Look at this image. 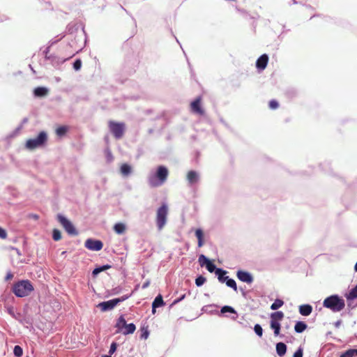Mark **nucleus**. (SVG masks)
Returning a JSON list of instances; mask_svg holds the SVG:
<instances>
[{"mask_svg":"<svg viewBox=\"0 0 357 357\" xmlns=\"http://www.w3.org/2000/svg\"><path fill=\"white\" fill-rule=\"evenodd\" d=\"M102 357H110L109 355H103Z\"/></svg>","mask_w":357,"mask_h":357,"instance_id":"obj_53","label":"nucleus"},{"mask_svg":"<svg viewBox=\"0 0 357 357\" xmlns=\"http://www.w3.org/2000/svg\"><path fill=\"white\" fill-rule=\"evenodd\" d=\"M268 106H269V108L271 109H276L278 108L279 104L277 100H271L269 101Z\"/></svg>","mask_w":357,"mask_h":357,"instance_id":"obj_38","label":"nucleus"},{"mask_svg":"<svg viewBox=\"0 0 357 357\" xmlns=\"http://www.w3.org/2000/svg\"><path fill=\"white\" fill-rule=\"evenodd\" d=\"M354 270H355V271L357 272V262L356 263V264L354 266Z\"/></svg>","mask_w":357,"mask_h":357,"instance_id":"obj_52","label":"nucleus"},{"mask_svg":"<svg viewBox=\"0 0 357 357\" xmlns=\"http://www.w3.org/2000/svg\"><path fill=\"white\" fill-rule=\"evenodd\" d=\"M13 353H14L15 356L20 357L23 354V350H22L21 347H20L18 345H16L14 347Z\"/></svg>","mask_w":357,"mask_h":357,"instance_id":"obj_34","label":"nucleus"},{"mask_svg":"<svg viewBox=\"0 0 357 357\" xmlns=\"http://www.w3.org/2000/svg\"><path fill=\"white\" fill-rule=\"evenodd\" d=\"M13 277V275L11 273H8L6 277V280H9L12 279Z\"/></svg>","mask_w":357,"mask_h":357,"instance_id":"obj_48","label":"nucleus"},{"mask_svg":"<svg viewBox=\"0 0 357 357\" xmlns=\"http://www.w3.org/2000/svg\"><path fill=\"white\" fill-rule=\"evenodd\" d=\"M0 238L6 239L7 238V233L4 229L0 227Z\"/></svg>","mask_w":357,"mask_h":357,"instance_id":"obj_42","label":"nucleus"},{"mask_svg":"<svg viewBox=\"0 0 357 357\" xmlns=\"http://www.w3.org/2000/svg\"><path fill=\"white\" fill-rule=\"evenodd\" d=\"M312 307L310 305H302L299 307V312L303 316H308L312 313Z\"/></svg>","mask_w":357,"mask_h":357,"instance_id":"obj_14","label":"nucleus"},{"mask_svg":"<svg viewBox=\"0 0 357 357\" xmlns=\"http://www.w3.org/2000/svg\"><path fill=\"white\" fill-rule=\"evenodd\" d=\"M303 349L298 348V349L294 354V357H303Z\"/></svg>","mask_w":357,"mask_h":357,"instance_id":"obj_43","label":"nucleus"},{"mask_svg":"<svg viewBox=\"0 0 357 357\" xmlns=\"http://www.w3.org/2000/svg\"><path fill=\"white\" fill-rule=\"evenodd\" d=\"M254 330L257 335H259V337L262 336L263 329L259 324H256L254 327Z\"/></svg>","mask_w":357,"mask_h":357,"instance_id":"obj_39","label":"nucleus"},{"mask_svg":"<svg viewBox=\"0 0 357 357\" xmlns=\"http://www.w3.org/2000/svg\"><path fill=\"white\" fill-rule=\"evenodd\" d=\"M31 282L28 280H21L14 284L13 291L17 297H24L29 295L33 291Z\"/></svg>","mask_w":357,"mask_h":357,"instance_id":"obj_2","label":"nucleus"},{"mask_svg":"<svg viewBox=\"0 0 357 357\" xmlns=\"http://www.w3.org/2000/svg\"><path fill=\"white\" fill-rule=\"evenodd\" d=\"M130 296H123L121 298L109 300L108 301L102 302L98 304V307L102 311H107L113 309L118 303L122 302L129 298Z\"/></svg>","mask_w":357,"mask_h":357,"instance_id":"obj_7","label":"nucleus"},{"mask_svg":"<svg viewBox=\"0 0 357 357\" xmlns=\"http://www.w3.org/2000/svg\"><path fill=\"white\" fill-rule=\"evenodd\" d=\"M47 140V133L44 131H41L37 137L28 139L25 146L26 149L33 150L45 144Z\"/></svg>","mask_w":357,"mask_h":357,"instance_id":"obj_4","label":"nucleus"},{"mask_svg":"<svg viewBox=\"0 0 357 357\" xmlns=\"http://www.w3.org/2000/svg\"><path fill=\"white\" fill-rule=\"evenodd\" d=\"M187 179L190 184L195 183L198 181V175L195 171H189L187 174Z\"/></svg>","mask_w":357,"mask_h":357,"instance_id":"obj_19","label":"nucleus"},{"mask_svg":"<svg viewBox=\"0 0 357 357\" xmlns=\"http://www.w3.org/2000/svg\"><path fill=\"white\" fill-rule=\"evenodd\" d=\"M307 328V324L303 321H298L295 326L294 329L296 333H302Z\"/></svg>","mask_w":357,"mask_h":357,"instance_id":"obj_25","label":"nucleus"},{"mask_svg":"<svg viewBox=\"0 0 357 357\" xmlns=\"http://www.w3.org/2000/svg\"><path fill=\"white\" fill-rule=\"evenodd\" d=\"M82 66V61L80 59H77L73 63V68L75 70H79Z\"/></svg>","mask_w":357,"mask_h":357,"instance_id":"obj_40","label":"nucleus"},{"mask_svg":"<svg viewBox=\"0 0 357 357\" xmlns=\"http://www.w3.org/2000/svg\"><path fill=\"white\" fill-rule=\"evenodd\" d=\"M323 305L333 312H340L344 308L345 303L337 295H332L324 299Z\"/></svg>","mask_w":357,"mask_h":357,"instance_id":"obj_3","label":"nucleus"},{"mask_svg":"<svg viewBox=\"0 0 357 357\" xmlns=\"http://www.w3.org/2000/svg\"><path fill=\"white\" fill-rule=\"evenodd\" d=\"M164 305L165 303L162 296L160 294L158 295L152 303V312L154 314L155 312V308L163 306Z\"/></svg>","mask_w":357,"mask_h":357,"instance_id":"obj_13","label":"nucleus"},{"mask_svg":"<svg viewBox=\"0 0 357 357\" xmlns=\"http://www.w3.org/2000/svg\"><path fill=\"white\" fill-rule=\"evenodd\" d=\"M114 231L117 234H123L126 231V226L124 223L118 222L114 225Z\"/></svg>","mask_w":357,"mask_h":357,"instance_id":"obj_16","label":"nucleus"},{"mask_svg":"<svg viewBox=\"0 0 357 357\" xmlns=\"http://www.w3.org/2000/svg\"><path fill=\"white\" fill-rule=\"evenodd\" d=\"M57 220L68 234L73 236L77 235L78 233L77 230L70 220L61 214L57 215Z\"/></svg>","mask_w":357,"mask_h":357,"instance_id":"obj_8","label":"nucleus"},{"mask_svg":"<svg viewBox=\"0 0 357 357\" xmlns=\"http://www.w3.org/2000/svg\"><path fill=\"white\" fill-rule=\"evenodd\" d=\"M99 268H100V271L102 272L103 271H105V270H107V269L110 268L111 266H109V265H105V266H102L99 267Z\"/></svg>","mask_w":357,"mask_h":357,"instance_id":"obj_47","label":"nucleus"},{"mask_svg":"<svg viewBox=\"0 0 357 357\" xmlns=\"http://www.w3.org/2000/svg\"><path fill=\"white\" fill-rule=\"evenodd\" d=\"M34 95L37 97H44L47 95L48 90L45 87H37L34 89Z\"/></svg>","mask_w":357,"mask_h":357,"instance_id":"obj_21","label":"nucleus"},{"mask_svg":"<svg viewBox=\"0 0 357 357\" xmlns=\"http://www.w3.org/2000/svg\"><path fill=\"white\" fill-rule=\"evenodd\" d=\"M201 97H197L194 101L191 102L190 109L192 112L203 115L204 114V111L201 107Z\"/></svg>","mask_w":357,"mask_h":357,"instance_id":"obj_10","label":"nucleus"},{"mask_svg":"<svg viewBox=\"0 0 357 357\" xmlns=\"http://www.w3.org/2000/svg\"><path fill=\"white\" fill-rule=\"evenodd\" d=\"M126 321L123 317V315H121L119 317V318L117 320V322L116 324V327L118 328L119 332L123 331V328L125 327L126 324Z\"/></svg>","mask_w":357,"mask_h":357,"instance_id":"obj_23","label":"nucleus"},{"mask_svg":"<svg viewBox=\"0 0 357 357\" xmlns=\"http://www.w3.org/2000/svg\"><path fill=\"white\" fill-rule=\"evenodd\" d=\"M348 301L357 298V285L351 289L348 294L346 295Z\"/></svg>","mask_w":357,"mask_h":357,"instance_id":"obj_24","label":"nucleus"},{"mask_svg":"<svg viewBox=\"0 0 357 357\" xmlns=\"http://www.w3.org/2000/svg\"><path fill=\"white\" fill-rule=\"evenodd\" d=\"M284 318V313L282 311L273 312L271 314V321L280 322Z\"/></svg>","mask_w":357,"mask_h":357,"instance_id":"obj_20","label":"nucleus"},{"mask_svg":"<svg viewBox=\"0 0 357 357\" xmlns=\"http://www.w3.org/2000/svg\"><path fill=\"white\" fill-rule=\"evenodd\" d=\"M150 284V282L149 280H147L146 282H145L143 285H142V288L143 289H146L147 288Z\"/></svg>","mask_w":357,"mask_h":357,"instance_id":"obj_49","label":"nucleus"},{"mask_svg":"<svg viewBox=\"0 0 357 357\" xmlns=\"http://www.w3.org/2000/svg\"><path fill=\"white\" fill-rule=\"evenodd\" d=\"M131 172V167L128 164H123L121 167V173L124 176H128Z\"/></svg>","mask_w":357,"mask_h":357,"instance_id":"obj_29","label":"nucleus"},{"mask_svg":"<svg viewBox=\"0 0 357 357\" xmlns=\"http://www.w3.org/2000/svg\"><path fill=\"white\" fill-rule=\"evenodd\" d=\"M168 214V207L167 204H163L157 210L156 224L159 229H162L166 224Z\"/></svg>","mask_w":357,"mask_h":357,"instance_id":"obj_5","label":"nucleus"},{"mask_svg":"<svg viewBox=\"0 0 357 357\" xmlns=\"http://www.w3.org/2000/svg\"><path fill=\"white\" fill-rule=\"evenodd\" d=\"M226 284L227 287L232 288L235 291H237V285L234 280L230 279L227 277L226 280Z\"/></svg>","mask_w":357,"mask_h":357,"instance_id":"obj_31","label":"nucleus"},{"mask_svg":"<svg viewBox=\"0 0 357 357\" xmlns=\"http://www.w3.org/2000/svg\"><path fill=\"white\" fill-rule=\"evenodd\" d=\"M68 131V127L66 126H61L56 128V134L59 137L64 136Z\"/></svg>","mask_w":357,"mask_h":357,"instance_id":"obj_27","label":"nucleus"},{"mask_svg":"<svg viewBox=\"0 0 357 357\" xmlns=\"http://www.w3.org/2000/svg\"><path fill=\"white\" fill-rule=\"evenodd\" d=\"M200 266H206V264L209 261V259L204 255H200L198 259Z\"/></svg>","mask_w":357,"mask_h":357,"instance_id":"obj_32","label":"nucleus"},{"mask_svg":"<svg viewBox=\"0 0 357 357\" xmlns=\"http://www.w3.org/2000/svg\"><path fill=\"white\" fill-rule=\"evenodd\" d=\"M206 268V269L210 272V273H213V272H215V270L218 268L215 267V264L209 260V261L206 264V266H205Z\"/></svg>","mask_w":357,"mask_h":357,"instance_id":"obj_35","label":"nucleus"},{"mask_svg":"<svg viewBox=\"0 0 357 357\" xmlns=\"http://www.w3.org/2000/svg\"><path fill=\"white\" fill-rule=\"evenodd\" d=\"M84 245L90 250L99 251L102 250L103 243L100 240L89 238L85 241Z\"/></svg>","mask_w":357,"mask_h":357,"instance_id":"obj_9","label":"nucleus"},{"mask_svg":"<svg viewBox=\"0 0 357 357\" xmlns=\"http://www.w3.org/2000/svg\"><path fill=\"white\" fill-rule=\"evenodd\" d=\"M270 326L274 331V335L275 336H278V335H280V322L271 321Z\"/></svg>","mask_w":357,"mask_h":357,"instance_id":"obj_26","label":"nucleus"},{"mask_svg":"<svg viewBox=\"0 0 357 357\" xmlns=\"http://www.w3.org/2000/svg\"><path fill=\"white\" fill-rule=\"evenodd\" d=\"M276 351L278 356H283L287 351V346L283 342H278L276 344Z\"/></svg>","mask_w":357,"mask_h":357,"instance_id":"obj_18","label":"nucleus"},{"mask_svg":"<svg viewBox=\"0 0 357 357\" xmlns=\"http://www.w3.org/2000/svg\"><path fill=\"white\" fill-rule=\"evenodd\" d=\"M169 171L165 166H158L155 174L149 176V184L152 188L162 185L167 179Z\"/></svg>","mask_w":357,"mask_h":357,"instance_id":"obj_1","label":"nucleus"},{"mask_svg":"<svg viewBox=\"0 0 357 357\" xmlns=\"http://www.w3.org/2000/svg\"><path fill=\"white\" fill-rule=\"evenodd\" d=\"M149 336V332L147 330H146L144 332H143L141 335V338L146 339Z\"/></svg>","mask_w":357,"mask_h":357,"instance_id":"obj_45","label":"nucleus"},{"mask_svg":"<svg viewBox=\"0 0 357 357\" xmlns=\"http://www.w3.org/2000/svg\"><path fill=\"white\" fill-rule=\"evenodd\" d=\"M116 347H117V344H116V342H112V344L110 346L109 351V354H114L116 351Z\"/></svg>","mask_w":357,"mask_h":357,"instance_id":"obj_41","label":"nucleus"},{"mask_svg":"<svg viewBox=\"0 0 357 357\" xmlns=\"http://www.w3.org/2000/svg\"><path fill=\"white\" fill-rule=\"evenodd\" d=\"M221 312L222 313H225V312L236 313V311L233 307L228 306V305H225L222 307Z\"/></svg>","mask_w":357,"mask_h":357,"instance_id":"obj_37","label":"nucleus"},{"mask_svg":"<svg viewBox=\"0 0 357 357\" xmlns=\"http://www.w3.org/2000/svg\"><path fill=\"white\" fill-rule=\"evenodd\" d=\"M52 238L54 241H58L61 239V234L59 230L54 229L52 232Z\"/></svg>","mask_w":357,"mask_h":357,"instance_id":"obj_33","label":"nucleus"},{"mask_svg":"<svg viewBox=\"0 0 357 357\" xmlns=\"http://www.w3.org/2000/svg\"><path fill=\"white\" fill-rule=\"evenodd\" d=\"M101 272L100 268H95L93 272H92V274L93 276L98 275V273H100Z\"/></svg>","mask_w":357,"mask_h":357,"instance_id":"obj_46","label":"nucleus"},{"mask_svg":"<svg viewBox=\"0 0 357 357\" xmlns=\"http://www.w3.org/2000/svg\"><path fill=\"white\" fill-rule=\"evenodd\" d=\"M236 276L241 281L247 282L248 284L252 282L253 281L252 276L248 272L244 271H238L236 273Z\"/></svg>","mask_w":357,"mask_h":357,"instance_id":"obj_11","label":"nucleus"},{"mask_svg":"<svg viewBox=\"0 0 357 357\" xmlns=\"http://www.w3.org/2000/svg\"><path fill=\"white\" fill-rule=\"evenodd\" d=\"M268 56L267 54H264L261 56H260L258 59L256 61V67L260 70H264L268 64Z\"/></svg>","mask_w":357,"mask_h":357,"instance_id":"obj_12","label":"nucleus"},{"mask_svg":"<svg viewBox=\"0 0 357 357\" xmlns=\"http://www.w3.org/2000/svg\"><path fill=\"white\" fill-rule=\"evenodd\" d=\"M195 236L197 238V245L199 248H201L204 245V232L201 229H197L195 230Z\"/></svg>","mask_w":357,"mask_h":357,"instance_id":"obj_17","label":"nucleus"},{"mask_svg":"<svg viewBox=\"0 0 357 357\" xmlns=\"http://www.w3.org/2000/svg\"><path fill=\"white\" fill-rule=\"evenodd\" d=\"M185 295L183 294L180 298L175 299L173 301V303H172L171 306L177 304L178 303H179L181 301H182L185 298Z\"/></svg>","mask_w":357,"mask_h":357,"instance_id":"obj_44","label":"nucleus"},{"mask_svg":"<svg viewBox=\"0 0 357 357\" xmlns=\"http://www.w3.org/2000/svg\"><path fill=\"white\" fill-rule=\"evenodd\" d=\"M215 275H218V279L220 282H225L226 280L227 279V276H225V275L227 273V271L222 270L221 268H218L215 270Z\"/></svg>","mask_w":357,"mask_h":357,"instance_id":"obj_15","label":"nucleus"},{"mask_svg":"<svg viewBox=\"0 0 357 357\" xmlns=\"http://www.w3.org/2000/svg\"><path fill=\"white\" fill-rule=\"evenodd\" d=\"M284 305L283 301L280 299H276L273 303L271 305V309L275 310L281 307Z\"/></svg>","mask_w":357,"mask_h":357,"instance_id":"obj_30","label":"nucleus"},{"mask_svg":"<svg viewBox=\"0 0 357 357\" xmlns=\"http://www.w3.org/2000/svg\"><path fill=\"white\" fill-rule=\"evenodd\" d=\"M123 329H124L122 331L123 335L132 334L136 329V326L134 324H126Z\"/></svg>","mask_w":357,"mask_h":357,"instance_id":"obj_22","label":"nucleus"},{"mask_svg":"<svg viewBox=\"0 0 357 357\" xmlns=\"http://www.w3.org/2000/svg\"><path fill=\"white\" fill-rule=\"evenodd\" d=\"M108 126L110 132L116 139H121L123 137L125 132V123L109 121Z\"/></svg>","mask_w":357,"mask_h":357,"instance_id":"obj_6","label":"nucleus"},{"mask_svg":"<svg viewBox=\"0 0 357 357\" xmlns=\"http://www.w3.org/2000/svg\"><path fill=\"white\" fill-rule=\"evenodd\" d=\"M340 324H341V321H340V320H339V321H336V322L334 324V325H335V326L336 328H338V327L340 326Z\"/></svg>","mask_w":357,"mask_h":357,"instance_id":"obj_51","label":"nucleus"},{"mask_svg":"<svg viewBox=\"0 0 357 357\" xmlns=\"http://www.w3.org/2000/svg\"><path fill=\"white\" fill-rule=\"evenodd\" d=\"M357 356V349H350L343 353L340 357H354Z\"/></svg>","mask_w":357,"mask_h":357,"instance_id":"obj_28","label":"nucleus"},{"mask_svg":"<svg viewBox=\"0 0 357 357\" xmlns=\"http://www.w3.org/2000/svg\"><path fill=\"white\" fill-rule=\"evenodd\" d=\"M206 279L202 275H199L195 280V284L197 287H200L204 284L206 282Z\"/></svg>","mask_w":357,"mask_h":357,"instance_id":"obj_36","label":"nucleus"},{"mask_svg":"<svg viewBox=\"0 0 357 357\" xmlns=\"http://www.w3.org/2000/svg\"><path fill=\"white\" fill-rule=\"evenodd\" d=\"M49 51V47L47 48V52H46V54L47 53V52Z\"/></svg>","mask_w":357,"mask_h":357,"instance_id":"obj_54","label":"nucleus"},{"mask_svg":"<svg viewBox=\"0 0 357 357\" xmlns=\"http://www.w3.org/2000/svg\"><path fill=\"white\" fill-rule=\"evenodd\" d=\"M30 217H31L32 218H33L35 220H38L39 218V216L36 214H31V215H30Z\"/></svg>","mask_w":357,"mask_h":357,"instance_id":"obj_50","label":"nucleus"}]
</instances>
